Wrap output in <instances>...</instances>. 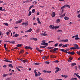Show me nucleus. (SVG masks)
Returning <instances> with one entry per match:
<instances>
[{"instance_id": "dca6fc26", "label": "nucleus", "mask_w": 80, "mask_h": 80, "mask_svg": "<svg viewBox=\"0 0 80 80\" xmlns=\"http://www.w3.org/2000/svg\"><path fill=\"white\" fill-rule=\"evenodd\" d=\"M8 67H11V68H13V66H12V64H10L8 65Z\"/></svg>"}, {"instance_id": "f3484780", "label": "nucleus", "mask_w": 80, "mask_h": 80, "mask_svg": "<svg viewBox=\"0 0 80 80\" xmlns=\"http://www.w3.org/2000/svg\"><path fill=\"white\" fill-rule=\"evenodd\" d=\"M64 16H65V14H62V15L60 16V17L61 18H62L63 17H64Z\"/></svg>"}, {"instance_id": "ddd939ff", "label": "nucleus", "mask_w": 80, "mask_h": 80, "mask_svg": "<svg viewBox=\"0 0 80 80\" xmlns=\"http://www.w3.org/2000/svg\"><path fill=\"white\" fill-rule=\"evenodd\" d=\"M52 17H54L55 16V12H53L52 13Z\"/></svg>"}, {"instance_id": "a878e982", "label": "nucleus", "mask_w": 80, "mask_h": 80, "mask_svg": "<svg viewBox=\"0 0 80 80\" xmlns=\"http://www.w3.org/2000/svg\"><path fill=\"white\" fill-rule=\"evenodd\" d=\"M40 63L38 62L34 63V65H40Z\"/></svg>"}, {"instance_id": "3c124183", "label": "nucleus", "mask_w": 80, "mask_h": 80, "mask_svg": "<svg viewBox=\"0 0 80 80\" xmlns=\"http://www.w3.org/2000/svg\"><path fill=\"white\" fill-rule=\"evenodd\" d=\"M36 50H38V51L40 50V49H39V48H38V47H36Z\"/></svg>"}, {"instance_id": "4be33fe9", "label": "nucleus", "mask_w": 80, "mask_h": 80, "mask_svg": "<svg viewBox=\"0 0 80 80\" xmlns=\"http://www.w3.org/2000/svg\"><path fill=\"white\" fill-rule=\"evenodd\" d=\"M77 80V78H72L71 79H70V80Z\"/></svg>"}, {"instance_id": "774afa93", "label": "nucleus", "mask_w": 80, "mask_h": 80, "mask_svg": "<svg viewBox=\"0 0 80 80\" xmlns=\"http://www.w3.org/2000/svg\"><path fill=\"white\" fill-rule=\"evenodd\" d=\"M39 80H43V79H42V78H39Z\"/></svg>"}, {"instance_id": "0e129e2a", "label": "nucleus", "mask_w": 80, "mask_h": 80, "mask_svg": "<svg viewBox=\"0 0 80 80\" xmlns=\"http://www.w3.org/2000/svg\"><path fill=\"white\" fill-rule=\"evenodd\" d=\"M57 32H62V30H58Z\"/></svg>"}, {"instance_id": "6e6d98bb", "label": "nucleus", "mask_w": 80, "mask_h": 80, "mask_svg": "<svg viewBox=\"0 0 80 80\" xmlns=\"http://www.w3.org/2000/svg\"><path fill=\"white\" fill-rule=\"evenodd\" d=\"M78 68V67H77V66H75L74 68L75 70H77Z\"/></svg>"}, {"instance_id": "7ed1b4c3", "label": "nucleus", "mask_w": 80, "mask_h": 80, "mask_svg": "<svg viewBox=\"0 0 80 80\" xmlns=\"http://www.w3.org/2000/svg\"><path fill=\"white\" fill-rule=\"evenodd\" d=\"M73 47H74V48H76V49H79L80 48V47H79L76 44H73Z\"/></svg>"}, {"instance_id": "338daca9", "label": "nucleus", "mask_w": 80, "mask_h": 80, "mask_svg": "<svg viewBox=\"0 0 80 80\" xmlns=\"http://www.w3.org/2000/svg\"><path fill=\"white\" fill-rule=\"evenodd\" d=\"M59 62V61L58 60H56L55 61V63H58Z\"/></svg>"}, {"instance_id": "b1692460", "label": "nucleus", "mask_w": 80, "mask_h": 80, "mask_svg": "<svg viewBox=\"0 0 80 80\" xmlns=\"http://www.w3.org/2000/svg\"><path fill=\"white\" fill-rule=\"evenodd\" d=\"M75 40H80V38H79L78 37H76L75 38Z\"/></svg>"}, {"instance_id": "c9c22d12", "label": "nucleus", "mask_w": 80, "mask_h": 80, "mask_svg": "<svg viewBox=\"0 0 80 80\" xmlns=\"http://www.w3.org/2000/svg\"><path fill=\"white\" fill-rule=\"evenodd\" d=\"M60 51H62L63 52H64V51H65V49H61L60 50Z\"/></svg>"}, {"instance_id": "a18cd8bd", "label": "nucleus", "mask_w": 80, "mask_h": 80, "mask_svg": "<svg viewBox=\"0 0 80 80\" xmlns=\"http://www.w3.org/2000/svg\"><path fill=\"white\" fill-rule=\"evenodd\" d=\"M35 10L34 9H33L32 10V13H35Z\"/></svg>"}, {"instance_id": "603ef678", "label": "nucleus", "mask_w": 80, "mask_h": 80, "mask_svg": "<svg viewBox=\"0 0 80 80\" xmlns=\"http://www.w3.org/2000/svg\"><path fill=\"white\" fill-rule=\"evenodd\" d=\"M24 48L26 50H27L28 49V46H26L24 47Z\"/></svg>"}, {"instance_id": "de8ad7c7", "label": "nucleus", "mask_w": 80, "mask_h": 80, "mask_svg": "<svg viewBox=\"0 0 80 80\" xmlns=\"http://www.w3.org/2000/svg\"><path fill=\"white\" fill-rule=\"evenodd\" d=\"M68 42V39L64 40V42Z\"/></svg>"}, {"instance_id": "09e8293b", "label": "nucleus", "mask_w": 80, "mask_h": 80, "mask_svg": "<svg viewBox=\"0 0 80 80\" xmlns=\"http://www.w3.org/2000/svg\"><path fill=\"white\" fill-rule=\"evenodd\" d=\"M33 40H34L35 41H37L38 40V39L37 38H34Z\"/></svg>"}, {"instance_id": "4468645a", "label": "nucleus", "mask_w": 80, "mask_h": 80, "mask_svg": "<svg viewBox=\"0 0 80 80\" xmlns=\"http://www.w3.org/2000/svg\"><path fill=\"white\" fill-rule=\"evenodd\" d=\"M75 53L74 52V51H72V52H70L71 55H73Z\"/></svg>"}, {"instance_id": "473e14b6", "label": "nucleus", "mask_w": 80, "mask_h": 80, "mask_svg": "<svg viewBox=\"0 0 80 80\" xmlns=\"http://www.w3.org/2000/svg\"><path fill=\"white\" fill-rule=\"evenodd\" d=\"M65 7H66V6L65 5H64V6L62 7L61 8V9H63V8H65Z\"/></svg>"}, {"instance_id": "4d7b16f0", "label": "nucleus", "mask_w": 80, "mask_h": 80, "mask_svg": "<svg viewBox=\"0 0 80 80\" xmlns=\"http://www.w3.org/2000/svg\"><path fill=\"white\" fill-rule=\"evenodd\" d=\"M43 72H44V73H48V71L44 70Z\"/></svg>"}, {"instance_id": "f03ea898", "label": "nucleus", "mask_w": 80, "mask_h": 80, "mask_svg": "<svg viewBox=\"0 0 80 80\" xmlns=\"http://www.w3.org/2000/svg\"><path fill=\"white\" fill-rule=\"evenodd\" d=\"M45 42H46L45 40L42 41V42L43 43H41V45H48V44Z\"/></svg>"}, {"instance_id": "864d4df0", "label": "nucleus", "mask_w": 80, "mask_h": 80, "mask_svg": "<svg viewBox=\"0 0 80 80\" xmlns=\"http://www.w3.org/2000/svg\"><path fill=\"white\" fill-rule=\"evenodd\" d=\"M6 33H7V35H10V32H6Z\"/></svg>"}, {"instance_id": "680f3d73", "label": "nucleus", "mask_w": 80, "mask_h": 80, "mask_svg": "<svg viewBox=\"0 0 80 80\" xmlns=\"http://www.w3.org/2000/svg\"><path fill=\"white\" fill-rule=\"evenodd\" d=\"M55 42V41H50L48 42V43H51V42Z\"/></svg>"}, {"instance_id": "8fccbe9b", "label": "nucleus", "mask_w": 80, "mask_h": 80, "mask_svg": "<svg viewBox=\"0 0 80 80\" xmlns=\"http://www.w3.org/2000/svg\"><path fill=\"white\" fill-rule=\"evenodd\" d=\"M18 68H23L22 67L20 66H18Z\"/></svg>"}, {"instance_id": "79ce46f5", "label": "nucleus", "mask_w": 80, "mask_h": 80, "mask_svg": "<svg viewBox=\"0 0 80 80\" xmlns=\"http://www.w3.org/2000/svg\"><path fill=\"white\" fill-rule=\"evenodd\" d=\"M31 14H32V13H31V11H30L28 15V16H30V15H31Z\"/></svg>"}, {"instance_id": "f704fd0d", "label": "nucleus", "mask_w": 80, "mask_h": 80, "mask_svg": "<svg viewBox=\"0 0 80 80\" xmlns=\"http://www.w3.org/2000/svg\"><path fill=\"white\" fill-rule=\"evenodd\" d=\"M66 7H68V8H70V6L69 5H65Z\"/></svg>"}, {"instance_id": "393cba45", "label": "nucleus", "mask_w": 80, "mask_h": 80, "mask_svg": "<svg viewBox=\"0 0 80 80\" xmlns=\"http://www.w3.org/2000/svg\"><path fill=\"white\" fill-rule=\"evenodd\" d=\"M77 65V64H76V63H72L71 65L72 66H74V65Z\"/></svg>"}, {"instance_id": "aec40b11", "label": "nucleus", "mask_w": 80, "mask_h": 80, "mask_svg": "<svg viewBox=\"0 0 80 80\" xmlns=\"http://www.w3.org/2000/svg\"><path fill=\"white\" fill-rule=\"evenodd\" d=\"M70 49H72V50H75L76 49H77L76 48L74 47H71L70 48Z\"/></svg>"}, {"instance_id": "a19ab883", "label": "nucleus", "mask_w": 80, "mask_h": 80, "mask_svg": "<svg viewBox=\"0 0 80 80\" xmlns=\"http://www.w3.org/2000/svg\"><path fill=\"white\" fill-rule=\"evenodd\" d=\"M69 59H70V60H72L73 59V58L72 57H71V56H70L69 57Z\"/></svg>"}, {"instance_id": "cd10ccee", "label": "nucleus", "mask_w": 80, "mask_h": 80, "mask_svg": "<svg viewBox=\"0 0 80 80\" xmlns=\"http://www.w3.org/2000/svg\"><path fill=\"white\" fill-rule=\"evenodd\" d=\"M22 25H28V23L27 22H24L22 23Z\"/></svg>"}, {"instance_id": "a211bd4d", "label": "nucleus", "mask_w": 80, "mask_h": 80, "mask_svg": "<svg viewBox=\"0 0 80 80\" xmlns=\"http://www.w3.org/2000/svg\"><path fill=\"white\" fill-rule=\"evenodd\" d=\"M64 19H65V20H67L69 19V18H68L67 17L65 16L64 17Z\"/></svg>"}, {"instance_id": "9d476101", "label": "nucleus", "mask_w": 80, "mask_h": 80, "mask_svg": "<svg viewBox=\"0 0 80 80\" xmlns=\"http://www.w3.org/2000/svg\"><path fill=\"white\" fill-rule=\"evenodd\" d=\"M7 76H8V74H4L2 75V77H7Z\"/></svg>"}, {"instance_id": "2f4dec72", "label": "nucleus", "mask_w": 80, "mask_h": 80, "mask_svg": "<svg viewBox=\"0 0 80 80\" xmlns=\"http://www.w3.org/2000/svg\"><path fill=\"white\" fill-rule=\"evenodd\" d=\"M35 7V6H34V5L31 6L30 7L29 9H31V8H32V7Z\"/></svg>"}, {"instance_id": "13d9d810", "label": "nucleus", "mask_w": 80, "mask_h": 80, "mask_svg": "<svg viewBox=\"0 0 80 80\" xmlns=\"http://www.w3.org/2000/svg\"><path fill=\"white\" fill-rule=\"evenodd\" d=\"M50 52H52V53H54V51H53V50H50Z\"/></svg>"}, {"instance_id": "052dcab7", "label": "nucleus", "mask_w": 80, "mask_h": 80, "mask_svg": "<svg viewBox=\"0 0 80 80\" xmlns=\"http://www.w3.org/2000/svg\"><path fill=\"white\" fill-rule=\"evenodd\" d=\"M48 57H49V56L46 57L45 56V58L47 60L48 58Z\"/></svg>"}, {"instance_id": "6e6552de", "label": "nucleus", "mask_w": 80, "mask_h": 80, "mask_svg": "<svg viewBox=\"0 0 80 80\" xmlns=\"http://www.w3.org/2000/svg\"><path fill=\"white\" fill-rule=\"evenodd\" d=\"M19 36V34H15L14 35L12 36L13 37H18Z\"/></svg>"}, {"instance_id": "c03bdc74", "label": "nucleus", "mask_w": 80, "mask_h": 80, "mask_svg": "<svg viewBox=\"0 0 80 80\" xmlns=\"http://www.w3.org/2000/svg\"><path fill=\"white\" fill-rule=\"evenodd\" d=\"M58 45V43H56L54 45V46L55 47H57Z\"/></svg>"}, {"instance_id": "9b49d317", "label": "nucleus", "mask_w": 80, "mask_h": 80, "mask_svg": "<svg viewBox=\"0 0 80 80\" xmlns=\"http://www.w3.org/2000/svg\"><path fill=\"white\" fill-rule=\"evenodd\" d=\"M40 28H39L38 29H37L36 31V33H38V32H40Z\"/></svg>"}, {"instance_id": "39448f33", "label": "nucleus", "mask_w": 80, "mask_h": 80, "mask_svg": "<svg viewBox=\"0 0 80 80\" xmlns=\"http://www.w3.org/2000/svg\"><path fill=\"white\" fill-rule=\"evenodd\" d=\"M4 48H5V50H6V51H7V52H10V50H7V46L6 45V44H4Z\"/></svg>"}, {"instance_id": "c756f323", "label": "nucleus", "mask_w": 80, "mask_h": 80, "mask_svg": "<svg viewBox=\"0 0 80 80\" xmlns=\"http://www.w3.org/2000/svg\"><path fill=\"white\" fill-rule=\"evenodd\" d=\"M6 80H12V78H7Z\"/></svg>"}, {"instance_id": "69168bd1", "label": "nucleus", "mask_w": 80, "mask_h": 80, "mask_svg": "<svg viewBox=\"0 0 80 80\" xmlns=\"http://www.w3.org/2000/svg\"><path fill=\"white\" fill-rule=\"evenodd\" d=\"M61 76H62V77H65V75H61Z\"/></svg>"}, {"instance_id": "6ab92c4d", "label": "nucleus", "mask_w": 80, "mask_h": 80, "mask_svg": "<svg viewBox=\"0 0 80 80\" xmlns=\"http://www.w3.org/2000/svg\"><path fill=\"white\" fill-rule=\"evenodd\" d=\"M43 36H47V35H48V34H46V32H44L43 34Z\"/></svg>"}, {"instance_id": "58836bf2", "label": "nucleus", "mask_w": 80, "mask_h": 80, "mask_svg": "<svg viewBox=\"0 0 80 80\" xmlns=\"http://www.w3.org/2000/svg\"><path fill=\"white\" fill-rule=\"evenodd\" d=\"M57 22H58V23H59V22H60V19H57Z\"/></svg>"}, {"instance_id": "bb28decb", "label": "nucleus", "mask_w": 80, "mask_h": 80, "mask_svg": "<svg viewBox=\"0 0 80 80\" xmlns=\"http://www.w3.org/2000/svg\"><path fill=\"white\" fill-rule=\"evenodd\" d=\"M24 51L23 50H22L20 51V53H23Z\"/></svg>"}, {"instance_id": "5701e85b", "label": "nucleus", "mask_w": 80, "mask_h": 80, "mask_svg": "<svg viewBox=\"0 0 80 80\" xmlns=\"http://www.w3.org/2000/svg\"><path fill=\"white\" fill-rule=\"evenodd\" d=\"M21 45H22V44H18L16 46V47H20Z\"/></svg>"}, {"instance_id": "bf43d9fd", "label": "nucleus", "mask_w": 80, "mask_h": 80, "mask_svg": "<svg viewBox=\"0 0 80 80\" xmlns=\"http://www.w3.org/2000/svg\"><path fill=\"white\" fill-rule=\"evenodd\" d=\"M3 8L2 7H0V10L1 11H2V9Z\"/></svg>"}, {"instance_id": "49530a36", "label": "nucleus", "mask_w": 80, "mask_h": 80, "mask_svg": "<svg viewBox=\"0 0 80 80\" xmlns=\"http://www.w3.org/2000/svg\"><path fill=\"white\" fill-rule=\"evenodd\" d=\"M16 68L18 70V71H21L20 69L18 68V67H16Z\"/></svg>"}, {"instance_id": "5fc2aeb1", "label": "nucleus", "mask_w": 80, "mask_h": 80, "mask_svg": "<svg viewBox=\"0 0 80 80\" xmlns=\"http://www.w3.org/2000/svg\"><path fill=\"white\" fill-rule=\"evenodd\" d=\"M32 3L33 4H34V3H35V4H36V3H37V2L36 1V2L34 1L32 2Z\"/></svg>"}, {"instance_id": "412c9836", "label": "nucleus", "mask_w": 80, "mask_h": 80, "mask_svg": "<svg viewBox=\"0 0 80 80\" xmlns=\"http://www.w3.org/2000/svg\"><path fill=\"white\" fill-rule=\"evenodd\" d=\"M58 50V48H55L53 49V51H57Z\"/></svg>"}, {"instance_id": "37998d69", "label": "nucleus", "mask_w": 80, "mask_h": 80, "mask_svg": "<svg viewBox=\"0 0 80 80\" xmlns=\"http://www.w3.org/2000/svg\"><path fill=\"white\" fill-rule=\"evenodd\" d=\"M45 63L46 64H49L50 63V62L48 61H46V62H45Z\"/></svg>"}, {"instance_id": "0eeeda50", "label": "nucleus", "mask_w": 80, "mask_h": 80, "mask_svg": "<svg viewBox=\"0 0 80 80\" xmlns=\"http://www.w3.org/2000/svg\"><path fill=\"white\" fill-rule=\"evenodd\" d=\"M47 47V45L41 46L39 48H45Z\"/></svg>"}, {"instance_id": "f8f14e48", "label": "nucleus", "mask_w": 80, "mask_h": 80, "mask_svg": "<svg viewBox=\"0 0 80 80\" xmlns=\"http://www.w3.org/2000/svg\"><path fill=\"white\" fill-rule=\"evenodd\" d=\"M37 20L38 22V23L41 24V22H40V19H39V18H37Z\"/></svg>"}, {"instance_id": "72a5a7b5", "label": "nucleus", "mask_w": 80, "mask_h": 80, "mask_svg": "<svg viewBox=\"0 0 80 80\" xmlns=\"http://www.w3.org/2000/svg\"><path fill=\"white\" fill-rule=\"evenodd\" d=\"M76 53H77V54H78V55H80V51H79V52L77 51V52Z\"/></svg>"}, {"instance_id": "f257e3e1", "label": "nucleus", "mask_w": 80, "mask_h": 80, "mask_svg": "<svg viewBox=\"0 0 80 80\" xmlns=\"http://www.w3.org/2000/svg\"><path fill=\"white\" fill-rule=\"evenodd\" d=\"M53 26V25H50L49 26V27L50 28H51L52 29H54V28H55V29H56V28H60V27L59 26L57 27V26Z\"/></svg>"}, {"instance_id": "c85d7f7f", "label": "nucleus", "mask_w": 80, "mask_h": 80, "mask_svg": "<svg viewBox=\"0 0 80 80\" xmlns=\"http://www.w3.org/2000/svg\"><path fill=\"white\" fill-rule=\"evenodd\" d=\"M28 49H30V50H32V49H33V48H32V47H30V46L28 47Z\"/></svg>"}, {"instance_id": "20e7f679", "label": "nucleus", "mask_w": 80, "mask_h": 80, "mask_svg": "<svg viewBox=\"0 0 80 80\" xmlns=\"http://www.w3.org/2000/svg\"><path fill=\"white\" fill-rule=\"evenodd\" d=\"M23 20V19H21L20 20L16 21L15 23L16 24H17L18 23H21L22 22V20Z\"/></svg>"}, {"instance_id": "ea45409f", "label": "nucleus", "mask_w": 80, "mask_h": 80, "mask_svg": "<svg viewBox=\"0 0 80 80\" xmlns=\"http://www.w3.org/2000/svg\"><path fill=\"white\" fill-rule=\"evenodd\" d=\"M62 46H63V44L60 43L58 45V47H62Z\"/></svg>"}, {"instance_id": "4c0bfd02", "label": "nucleus", "mask_w": 80, "mask_h": 80, "mask_svg": "<svg viewBox=\"0 0 80 80\" xmlns=\"http://www.w3.org/2000/svg\"><path fill=\"white\" fill-rule=\"evenodd\" d=\"M3 24H4L5 25L8 26V23H4Z\"/></svg>"}, {"instance_id": "e2e57ef3", "label": "nucleus", "mask_w": 80, "mask_h": 80, "mask_svg": "<svg viewBox=\"0 0 80 80\" xmlns=\"http://www.w3.org/2000/svg\"><path fill=\"white\" fill-rule=\"evenodd\" d=\"M4 68H7V65H4L3 66Z\"/></svg>"}, {"instance_id": "2eb2a0df", "label": "nucleus", "mask_w": 80, "mask_h": 80, "mask_svg": "<svg viewBox=\"0 0 80 80\" xmlns=\"http://www.w3.org/2000/svg\"><path fill=\"white\" fill-rule=\"evenodd\" d=\"M32 29L31 28L29 30H28L27 32H32Z\"/></svg>"}, {"instance_id": "1a4fd4ad", "label": "nucleus", "mask_w": 80, "mask_h": 80, "mask_svg": "<svg viewBox=\"0 0 80 80\" xmlns=\"http://www.w3.org/2000/svg\"><path fill=\"white\" fill-rule=\"evenodd\" d=\"M56 70L55 72V73H57V72H58L59 71V68H58V67L56 68Z\"/></svg>"}, {"instance_id": "7c9ffc66", "label": "nucleus", "mask_w": 80, "mask_h": 80, "mask_svg": "<svg viewBox=\"0 0 80 80\" xmlns=\"http://www.w3.org/2000/svg\"><path fill=\"white\" fill-rule=\"evenodd\" d=\"M10 43H12V44H14L15 41H10Z\"/></svg>"}, {"instance_id": "e433bc0d", "label": "nucleus", "mask_w": 80, "mask_h": 80, "mask_svg": "<svg viewBox=\"0 0 80 80\" xmlns=\"http://www.w3.org/2000/svg\"><path fill=\"white\" fill-rule=\"evenodd\" d=\"M35 77H37V76H38V73H37V72L35 73Z\"/></svg>"}, {"instance_id": "423d86ee", "label": "nucleus", "mask_w": 80, "mask_h": 80, "mask_svg": "<svg viewBox=\"0 0 80 80\" xmlns=\"http://www.w3.org/2000/svg\"><path fill=\"white\" fill-rule=\"evenodd\" d=\"M68 45H69V44H66L65 45L62 46V47L63 48H65V47H68Z\"/></svg>"}]
</instances>
